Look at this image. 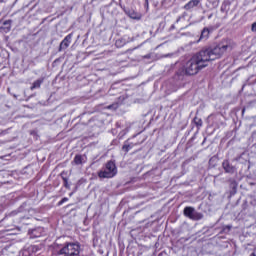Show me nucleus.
Segmentation results:
<instances>
[{
    "instance_id": "39448f33",
    "label": "nucleus",
    "mask_w": 256,
    "mask_h": 256,
    "mask_svg": "<svg viewBox=\"0 0 256 256\" xmlns=\"http://www.w3.org/2000/svg\"><path fill=\"white\" fill-rule=\"evenodd\" d=\"M199 3H201V0H190L184 5L183 9H185V11H193V9H195Z\"/></svg>"
},
{
    "instance_id": "9d476101",
    "label": "nucleus",
    "mask_w": 256,
    "mask_h": 256,
    "mask_svg": "<svg viewBox=\"0 0 256 256\" xmlns=\"http://www.w3.org/2000/svg\"><path fill=\"white\" fill-rule=\"evenodd\" d=\"M73 163H75V165H83V156L76 155L74 157Z\"/></svg>"
},
{
    "instance_id": "f3484780",
    "label": "nucleus",
    "mask_w": 256,
    "mask_h": 256,
    "mask_svg": "<svg viewBox=\"0 0 256 256\" xmlns=\"http://www.w3.org/2000/svg\"><path fill=\"white\" fill-rule=\"evenodd\" d=\"M119 43H121V40H117V41H116L117 47H119Z\"/></svg>"
},
{
    "instance_id": "4468645a",
    "label": "nucleus",
    "mask_w": 256,
    "mask_h": 256,
    "mask_svg": "<svg viewBox=\"0 0 256 256\" xmlns=\"http://www.w3.org/2000/svg\"><path fill=\"white\" fill-rule=\"evenodd\" d=\"M63 182H64V186L66 188L69 187V182H68L67 178H63Z\"/></svg>"
},
{
    "instance_id": "f03ea898",
    "label": "nucleus",
    "mask_w": 256,
    "mask_h": 256,
    "mask_svg": "<svg viewBox=\"0 0 256 256\" xmlns=\"http://www.w3.org/2000/svg\"><path fill=\"white\" fill-rule=\"evenodd\" d=\"M115 175H117V166L113 161H108L105 168L98 172L100 179H113Z\"/></svg>"
},
{
    "instance_id": "dca6fc26",
    "label": "nucleus",
    "mask_w": 256,
    "mask_h": 256,
    "mask_svg": "<svg viewBox=\"0 0 256 256\" xmlns=\"http://www.w3.org/2000/svg\"><path fill=\"white\" fill-rule=\"evenodd\" d=\"M252 31H256V22L252 24Z\"/></svg>"
},
{
    "instance_id": "f257e3e1",
    "label": "nucleus",
    "mask_w": 256,
    "mask_h": 256,
    "mask_svg": "<svg viewBox=\"0 0 256 256\" xmlns=\"http://www.w3.org/2000/svg\"><path fill=\"white\" fill-rule=\"evenodd\" d=\"M233 50L231 42H221L214 48H205L196 53L185 65L186 75H197L201 69H205L209 65V61L221 59L227 52Z\"/></svg>"
},
{
    "instance_id": "9b49d317",
    "label": "nucleus",
    "mask_w": 256,
    "mask_h": 256,
    "mask_svg": "<svg viewBox=\"0 0 256 256\" xmlns=\"http://www.w3.org/2000/svg\"><path fill=\"white\" fill-rule=\"evenodd\" d=\"M122 149L126 153H129V151H131V149H133V144H129V142L126 141L125 144L123 145Z\"/></svg>"
},
{
    "instance_id": "20e7f679",
    "label": "nucleus",
    "mask_w": 256,
    "mask_h": 256,
    "mask_svg": "<svg viewBox=\"0 0 256 256\" xmlns=\"http://www.w3.org/2000/svg\"><path fill=\"white\" fill-rule=\"evenodd\" d=\"M72 40H73V33H70L60 43L59 51H61L62 49H67V47L71 45Z\"/></svg>"
},
{
    "instance_id": "a211bd4d",
    "label": "nucleus",
    "mask_w": 256,
    "mask_h": 256,
    "mask_svg": "<svg viewBox=\"0 0 256 256\" xmlns=\"http://www.w3.org/2000/svg\"><path fill=\"white\" fill-rule=\"evenodd\" d=\"M251 256H256V249L253 251V253L251 254Z\"/></svg>"
},
{
    "instance_id": "ddd939ff",
    "label": "nucleus",
    "mask_w": 256,
    "mask_h": 256,
    "mask_svg": "<svg viewBox=\"0 0 256 256\" xmlns=\"http://www.w3.org/2000/svg\"><path fill=\"white\" fill-rule=\"evenodd\" d=\"M67 201H69V198L64 197V198L58 203V205H63V203H67Z\"/></svg>"
},
{
    "instance_id": "7ed1b4c3",
    "label": "nucleus",
    "mask_w": 256,
    "mask_h": 256,
    "mask_svg": "<svg viewBox=\"0 0 256 256\" xmlns=\"http://www.w3.org/2000/svg\"><path fill=\"white\" fill-rule=\"evenodd\" d=\"M184 215L192 221H201V219H203V215L200 212L195 211V208L191 206H187L184 208Z\"/></svg>"
},
{
    "instance_id": "0eeeda50",
    "label": "nucleus",
    "mask_w": 256,
    "mask_h": 256,
    "mask_svg": "<svg viewBox=\"0 0 256 256\" xmlns=\"http://www.w3.org/2000/svg\"><path fill=\"white\" fill-rule=\"evenodd\" d=\"M210 33H211V31L209 30V28H204L201 32L198 42L199 41H207L209 39Z\"/></svg>"
},
{
    "instance_id": "2eb2a0df",
    "label": "nucleus",
    "mask_w": 256,
    "mask_h": 256,
    "mask_svg": "<svg viewBox=\"0 0 256 256\" xmlns=\"http://www.w3.org/2000/svg\"><path fill=\"white\" fill-rule=\"evenodd\" d=\"M131 19H137V14L135 12L130 14Z\"/></svg>"
},
{
    "instance_id": "1a4fd4ad",
    "label": "nucleus",
    "mask_w": 256,
    "mask_h": 256,
    "mask_svg": "<svg viewBox=\"0 0 256 256\" xmlns=\"http://www.w3.org/2000/svg\"><path fill=\"white\" fill-rule=\"evenodd\" d=\"M42 84L43 78L34 81L33 85L31 86V90L33 91V89H39V87H41Z\"/></svg>"
},
{
    "instance_id": "f8f14e48",
    "label": "nucleus",
    "mask_w": 256,
    "mask_h": 256,
    "mask_svg": "<svg viewBox=\"0 0 256 256\" xmlns=\"http://www.w3.org/2000/svg\"><path fill=\"white\" fill-rule=\"evenodd\" d=\"M193 122L197 127H203V120L199 117H194Z\"/></svg>"
},
{
    "instance_id": "6e6552de",
    "label": "nucleus",
    "mask_w": 256,
    "mask_h": 256,
    "mask_svg": "<svg viewBox=\"0 0 256 256\" xmlns=\"http://www.w3.org/2000/svg\"><path fill=\"white\" fill-rule=\"evenodd\" d=\"M41 233H43V228L39 227L34 230H32L31 235L34 238L41 237Z\"/></svg>"
},
{
    "instance_id": "423d86ee",
    "label": "nucleus",
    "mask_w": 256,
    "mask_h": 256,
    "mask_svg": "<svg viewBox=\"0 0 256 256\" xmlns=\"http://www.w3.org/2000/svg\"><path fill=\"white\" fill-rule=\"evenodd\" d=\"M222 167L226 173H235V167H233L228 160L223 161Z\"/></svg>"
}]
</instances>
